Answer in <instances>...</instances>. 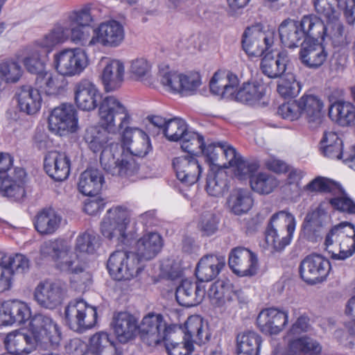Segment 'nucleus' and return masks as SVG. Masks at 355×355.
Listing matches in <instances>:
<instances>
[{"label": "nucleus", "mask_w": 355, "mask_h": 355, "mask_svg": "<svg viewBox=\"0 0 355 355\" xmlns=\"http://www.w3.org/2000/svg\"><path fill=\"white\" fill-rule=\"evenodd\" d=\"M239 84L238 76L230 71H218L209 82L211 94L221 98L234 99Z\"/></svg>", "instance_id": "393cba45"}, {"label": "nucleus", "mask_w": 355, "mask_h": 355, "mask_svg": "<svg viewBox=\"0 0 355 355\" xmlns=\"http://www.w3.org/2000/svg\"><path fill=\"white\" fill-rule=\"evenodd\" d=\"M30 318L29 307L21 301L8 300L0 304V326L24 324Z\"/></svg>", "instance_id": "b1692460"}, {"label": "nucleus", "mask_w": 355, "mask_h": 355, "mask_svg": "<svg viewBox=\"0 0 355 355\" xmlns=\"http://www.w3.org/2000/svg\"><path fill=\"white\" fill-rule=\"evenodd\" d=\"M295 225V218L291 213L280 211L274 214L265 232L267 244L275 251L282 250L290 243Z\"/></svg>", "instance_id": "0eeeda50"}, {"label": "nucleus", "mask_w": 355, "mask_h": 355, "mask_svg": "<svg viewBox=\"0 0 355 355\" xmlns=\"http://www.w3.org/2000/svg\"><path fill=\"white\" fill-rule=\"evenodd\" d=\"M319 38L309 37L304 40L299 53L302 63L310 69H318L327 60L328 51Z\"/></svg>", "instance_id": "4be33fe9"}, {"label": "nucleus", "mask_w": 355, "mask_h": 355, "mask_svg": "<svg viewBox=\"0 0 355 355\" xmlns=\"http://www.w3.org/2000/svg\"><path fill=\"white\" fill-rule=\"evenodd\" d=\"M321 351L319 343L306 336L291 340L288 346L289 355H320Z\"/></svg>", "instance_id": "603ef678"}, {"label": "nucleus", "mask_w": 355, "mask_h": 355, "mask_svg": "<svg viewBox=\"0 0 355 355\" xmlns=\"http://www.w3.org/2000/svg\"><path fill=\"white\" fill-rule=\"evenodd\" d=\"M65 40L66 35L62 25L57 24L43 37L36 41L35 46L40 49L46 57L57 45L63 43Z\"/></svg>", "instance_id": "3c124183"}, {"label": "nucleus", "mask_w": 355, "mask_h": 355, "mask_svg": "<svg viewBox=\"0 0 355 355\" xmlns=\"http://www.w3.org/2000/svg\"><path fill=\"white\" fill-rule=\"evenodd\" d=\"M205 295V286L201 283L183 279L175 291V298L181 306L191 307L199 304Z\"/></svg>", "instance_id": "bb28decb"}, {"label": "nucleus", "mask_w": 355, "mask_h": 355, "mask_svg": "<svg viewBox=\"0 0 355 355\" xmlns=\"http://www.w3.org/2000/svg\"><path fill=\"white\" fill-rule=\"evenodd\" d=\"M15 98L19 110L27 115H33L41 108L42 98L39 89L31 85L18 87L15 92Z\"/></svg>", "instance_id": "cd10ccee"}, {"label": "nucleus", "mask_w": 355, "mask_h": 355, "mask_svg": "<svg viewBox=\"0 0 355 355\" xmlns=\"http://www.w3.org/2000/svg\"><path fill=\"white\" fill-rule=\"evenodd\" d=\"M287 322V313L275 308H269L261 311L257 318V323L260 330L269 334L279 333Z\"/></svg>", "instance_id": "c85d7f7f"}, {"label": "nucleus", "mask_w": 355, "mask_h": 355, "mask_svg": "<svg viewBox=\"0 0 355 355\" xmlns=\"http://www.w3.org/2000/svg\"><path fill=\"white\" fill-rule=\"evenodd\" d=\"M3 267L10 272V284H12V276L14 272L24 273L28 270L30 260L22 254H16L10 256L8 261H3Z\"/></svg>", "instance_id": "e2e57ef3"}, {"label": "nucleus", "mask_w": 355, "mask_h": 355, "mask_svg": "<svg viewBox=\"0 0 355 355\" xmlns=\"http://www.w3.org/2000/svg\"><path fill=\"white\" fill-rule=\"evenodd\" d=\"M298 101L302 115H304L309 123L320 121L324 104L318 96L304 94Z\"/></svg>", "instance_id": "8fccbe9b"}, {"label": "nucleus", "mask_w": 355, "mask_h": 355, "mask_svg": "<svg viewBox=\"0 0 355 355\" xmlns=\"http://www.w3.org/2000/svg\"><path fill=\"white\" fill-rule=\"evenodd\" d=\"M76 110L71 104L64 103L53 110L49 117V128L60 136L74 132L78 128Z\"/></svg>", "instance_id": "2eb2a0df"}, {"label": "nucleus", "mask_w": 355, "mask_h": 355, "mask_svg": "<svg viewBox=\"0 0 355 355\" xmlns=\"http://www.w3.org/2000/svg\"><path fill=\"white\" fill-rule=\"evenodd\" d=\"M266 86L261 80L243 83L235 92L234 99L238 102L252 105L259 102L266 95Z\"/></svg>", "instance_id": "473e14b6"}, {"label": "nucleus", "mask_w": 355, "mask_h": 355, "mask_svg": "<svg viewBox=\"0 0 355 355\" xmlns=\"http://www.w3.org/2000/svg\"><path fill=\"white\" fill-rule=\"evenodd\" d=\"M288 62V57L286 51L279 52L276 55L268 52L261 59L260 68L268 78H277L285 72Z\"/></svg>", "instance_id": "c9c22d12"}, {"label": "nucleus", "mask_w": 355, "mask_h": 355, "mask_svg": "<svg viewBox=\"0 0 355 355\" xmlns=\"http://www.w3.org/2000/svg\"><path fill=\"white\" fill-rule=\"evenodd\" d=\"M327 217L326 203L322 202L314 210L306 214L304 219V227L314 232L317 231V228L323 225Z\"/></svg>", "instance_id": "13d9d810"}, {"label": "nucleus", "mask_w": 355, "mask_h": 355, "mask_svg": "<svg viewBox=\"0 0 355 355\" xmlns=\"http://www.w3.org/2000/svg\"><path fill=\"white\" fill-rule=\"evenodd\" d=\"M315 12L326 20H333L337 16L336 7L340 4V0H311Z\"/></svg>", "instance_id": "052dcab7"}, {"label": "nucleus", "mask_w": 355, "mask_h": 355, "mask_svg": "<svg viewBox=\"0 0 355 355\" xmlns=\"http://www.w3.org/2000/svg\"><path fill=\"white\" fill-rule=\"evenodd\" d=\"M125 39L123 26L116 20L102 22L94 29L93 35L88 41V46L101 44L105 47L119 46Z\"/></svg>", "instance_id": "4468645a"}, {"label": "nucleus", "mask_w": 355, "mask_h": 355, "mask_svg": "<svg viewBox=\"0 0 355 355\" xmlns=\"http://www.w3.org/2000/svg\"><path fill=\"white\" fill-rule=\"evenodd\" d=\"M219 223L220 218L214 212L207 211L200 215L198 228L203 236H209L216 233Z\"/></svg>", "instance_id": "bf43d9fd"}, {"label": "nucleus", "mask_w": 355, "mask_h": 355, "mask_svg": "<svg viewBox=\"0 0 355 355\" xmlns=\"http://www.w3.org/2000/svg\"><path fill=\"white\" fill-rule=\"evenodd\" d=\"M100 164L107 174L122 178L136 174L139 168L132 157L122 153L121 146L116 142H110L103 149Z\"/></svg>", "instance_id": "423d86ee"}, {"label": "nucleus", "mask_w": 355, "mask_h": 355, "mask_svg": "<svg viewBox=\"0 0 355 355\" xmlns=\"http://www.w3.org/2000/svg\"><path fill=\"white\" fill-rule=\"evenodd\" d=\"M4 345L10 354L9 355H18L21 352H25L26 354H30L35 348L37 343L31 334L14 331L6 336Z\"/></svg>", "instance_id": "e433bc0d"}, {"label": "nucleus", "mask_w": 355, "mask_h": 355, "mask_svg": "<svg viewBox=\"0 0 355 355\" xmlns=\"http://www.w3.org/2000/svg\"><path fill=\"white\" fill-rule=\"evenodd\" d=\"M22 73L20 65L16 62H5L0 64V92L6 83H15Z\"/></svg>", "instance_id": "4d7b16f0"}, {"label": "nucleus", "mask_w": 355, "mask_h": 355, "mask_svg": "<svg viewBox=\"0 0 355 355\" xmlns=\"http://www.w3.org/2000/svg\"><path fill=\"white\" fill-rule=\"evenodd\" d=\"M101 127L87 128L84 139L94 152L102 151L110 142H114L110 133L123 130L130 124L131 117L124 105L115 96H109L98 105Z\"/></svg>", "instance_id": "f257e3e1"}, {"label": "nucleus", "mask_w": 355, "mask_h": 355, "mask_svg": "<svg viewBox=\"0 0 355 355\" xmlns=\"http://www.w3.org/2000/svg\"><path fill=\"white\" fill-rule=\"evenodd\" d=\"M326 21L327 24L324 23V33L321 36H315V37L320 38L322 42H324L325 37H328L334 47H345L349 43V40L345 31V27L339 21L338 15L333 20Z\"/></svg>", "instance_id": "c03bdc74"}, {"label": "nucleus", "mask_w": 355, "mask_h": 355, "mask_svg": "<svg viewBox=\"0 0 355 355\" xmlns=\"http://www.w3.org/2000/svg\"><path fill=\"white\" fill-rule=\"evenodd\" d=\"M304 191L331 193L328 201L333 209L348 214H355V202L340 184L327 178L318 176L304 187Z\"/></svg>", "instance_id": "6e6552de"}, {"label": "nucleus", "mask_w": 355, "mask_h": 355, "mask_svg": "<svg viewBox=\"0 0 355 355\" xmlns=\"http://www.w3.org/2000/svg\"><path fill=\"white\" fill-rule=\"evenodd\" d=\"M162 246L161 236L155 232L144 234L137 242V252L135 254L139 258V265L144 261L153 259L160 251Z\"/></svg>", "instance_id": "72a5a7b5"}, {"label": "nucleus", "mask_w": 355, "mask_h": 355, "mask_svg": "<svg viewBox=\"0 0 355 355\" xmlns=\"http://www.w3.org/2000/svg\"><path fill=\"white\" fill-rule=\"evenodd\" d=\"M173 327L168 324L161 313L149 312L144 315L139 325V333L142 341L148 346H156L166 340Z\"/></svg>", "instance_id": "9d476101"}, {"label": "nucleus", "mask_w": 355, "mask_h": 355, "mask_svg": "<svg viewBox=\"0 0 355 355\" xmlns=\"http://www.w3.org/2000/svg\"><path fill=\"white\" fill-rule=\"evenodd\" d=\"M228 264L233 272L240 276H252L258 268L257 255L244 247L233 248L229 254Z\"/></svg>", "instance_id": "6ab92c4d"}, {"label": "nucleus", "mask_w": 355, "mask_h": 355, "mask_svg": "<svg viewBox=\"0 0 355 355\" xmlns=\"http://www.w3.org/2000/svg\"><path fill=\"white\" fill-rule=\"evenodd\" d=\"M66 294L67 288L64 283L46 281L37 286L34 298L40 306L54 309L62 304Z\"/></svg>", "instance_id": "f3484780"}, {"label": "nucleus", "mask_w": 355, "mask_h": 355, "mask_svg": "<svg viewBox=\"0 0 355 355\" xmlns=\"http://www.w3.org/2000/svg\"><path fill=\"white\" fill-rule=\"evenodd\" d=\"M64 319L71 329H90L97 321V311L83 300L71 301L65 307Z\"/></svg>", "instance_id": "f8f14e48"}, {"label": "nucleus", "mask_w": 355, "mask_h": 355, "mask_svg": "<svg viewBox=\"0 0 355 355\" xmlns=\"http://www.w3.org/2000/svg\"><path fill=\"white\" fill-rule=\"evenodd\" d=\"M112 326L118 340L126 343L135 338L139 330L137 320L128 312H120L115 315Z\"/></svg>", "instance_id": "7c9ffc66"}, {"label": "nucleus", "mask_w": 355, "mask_h": 355, "mask_svg": "<svg viewBox=\"0 0 355 355\" xmlns=\"http://www.w3.org/2000/svg\"><path fill=\"white\" fill-rule=\"evenodd\" d=\"M105 98L102 97L96 86L88 80H83L76 85V104L83 111L94 110L98 106L97 102L101 100L100 104Z\"/></svg>", "instance_id": "a878e982"}, {"label": "nucleus", "mask_w": 355, "mask_h": 355, "mask_svg": "<svg viewBox=\"0 0 355 355\" xmlns=\"http://www.w3.org/2000/svg\"><path fill=\"white\" fill-rule=\"evenodd\" d=\"M185 340L190 343H195L200 345L209 340L207 325L202 318L199 315H191L184 323Z\"/></svg>", "instance_id": "37998d69"}, {"label": "nucleus", "mask_w": 355, "mask_h": 355, "mask_svg": "<svg viewBox=\"0 0 355 355\" xmlns=\"http://www.w3.org/2000/svg\"><path fill=\"white\" fill-rule=\"evenodd\" d=\"M67 84L63 78L49 71L38 73L35 79L36 86L47 95L56 96L62 93Z\"/></svg>", "instance_id": "49530a36"}, {"label": "nucleus", "mask_w": 355, "mask_h": 355, "mask_svg": "<svg viewBox=\"0 0 355 355\" xmlns=\"http://www.w3.org/2000/svg\"><path fill=\"white\" fill-rule=\"evenodd\" d=\"M181 73L177 71H159L161 84L171 92L180 94Z\"/></svg>", "instance_id": "774afa93"}, {"label": "nucleus", "mask_w": 355, "mask_h": 355, "mask_svg": "<svg viewBox=\"0 0 355 355\" xmlns=\"http://www.w3.org/2000/svg\"><path fill=\"white\" fill-rule=\"evenodd\" d=\"M88 351L94 355H123L113 336L105 331L97 332L89 338Z\"/></svg>", "instance_id": "f704fd0d"}, {"label": "nucleus", "mask_w": 355, "mask_h": 355, "mask_svg": "<svg viewBox=\"0 0 355 355\" xmlns=\"http://www.w3.org/2000/svg\"><path fill=\"white\" fill-rule=\"evenodd\" d=\"M320 150L324 157L333 159L343 160L345 154L342 139L333 131L324 132L320 141Z\"/></svg>", "instance_id": "79ce46f5"}, {"label": "nucleus", "mask_w": 355, "mask_h": 355, "mask_svg": "<svg viewBox=\"0 0 355 355\" xmlns=\"http://www.w3.org/2000/svg\"><path fill=\"white\" fill-rule=\"evenodd\" d=\"M324 31V21L314 14L304 15L300 20L287 18L278 28L281 42L290 49L298 46L302 40L322 35Z\"/></svg>", "instance_id": "f03ea898"}, {"label": "nucleus", "mask_w": 355, "mask_h": 355, "mask_svg": "<svg viewBox=\"0 0 355 355\" xmlns=\"http://www.w3.org/2000/svg\"><path fill=\"white\" fill-rule=\"evenodd\" d=\"M238 355H259L262 338L254 331H245L236 336Z\"/></svg>", "instance_id": "09e8293b"}, {"label": "nucleus", "mask_w": 355, "mask_h": 355, "mask_svg": "<svg viewBox=\"0 0 355 355\" xmlns=\"http://www.w3.org/2000/svg\"><path fill=\"white\" fill-rule=\"evenodd\" d=\"M134 252L116 250L107 261V268L110 276L116 281L130 280L136 277L144 269Z\"/></svg>", "instance_id": "1a4fd4ad"}, {"label": "nucleus", "mask_w": 355, "mask_h": 355, "mask_svg": "<svg viewBox=\"0 0 355 355\" xmlns=\"http://www.w3.org/2000/svg\"><path fill=\"white\" fill-rule=\"evenodd\" d=\"M173 166L178 179L186 185L196 183L202 172L198 161L193 157H175Z\"/></svg>", "instance_id": "c756f323"}, {"label": "nucleus", "mask_w": 355, "mask_h": 355, "mask_svg": "<svg viewBox=\"0 0 355 355\" xmlns=\"http://www.w3.org/2000/svg\"><path fill=\"white\" fill-rule=\"evenodd\" d=\"M325 250L335 260H345L355 252V227L349 222L334 226L327 234Z\"/></svg>", "instance_id": "39448f33"}, {"label": "nucleus", "mask_w": 355, "mask_h": 355, "mask_svg": "<svg viewBox=\"0 0 355 355\" xmlns=\"http://www.w3.org/2000/svg\"><path fill=\"white\" fill-rule=\"evenodd\" d=\"M98 246V236L93 232L87 231L77 237L75 252L92 254Z\"/></svg>", "instance_id": "680f3d73"}, {"label": "nucleus", "mask_w": 355, "mask_h": 355, "mask_svg": "<svg viewBox=\"0 0 355 355\" xmlns=\"http://www.w3.org/2000/svg\"><path fill=\"white\" fill-rule=\"evenodd\" d=\"M87 66V55L80 49H67L53 55L52 67L63 76L79 75Z\"/></svg>", "instance_id": "9b49d317"}, {"label": "nucleus", "mask_w": 355, "mask_h": 355, "mask_svg": "<svg viewBox=\"0 0 355 355\" xmlns=\"http://www.w3.org/2000/svg\"><path fill=\"white\" fill-rule=\"evenodd\" d=\"M31 335L37 343H49L57 347L61 340V332L53 319L42 313L34 315L30 322Z\"/></svg>", "instance_id": "ddd939ff"}, {"label": "nucleus", "mask_w": 355, "mask_h": 355, "mask_svg": "<svg viewBox=\"0 0 355 355\" xmlns=\"http://www.w3.org/2000/svg\"><path fill=\"white\" fill-rule=\"evenodd\" d=\"M202 153L206 157L207 162L216 166L220 165L218 162L219 155H223L227 161L223 164V166L232 168L234 176L239 180H245L259 167L255 161L243 159L241 154L226 142L211 143L205 146Z\"/></svg>", "instance_id": "7ed1b4c3"}, {"label": "nucleus", "mask_w": 355, "mask_h": 355, "mask_svg": "<svg viewBox=\"0 0 355 355\" xmlns=\"http://www.w3.org/2000/svg\"><path fill=\"white\" fill-rule=\"evenodd\" d=\"M257 171V169L248 177V178H250V182L252 189L261 194H268L271 193L277 185L276 179L266 173H259L252 177V175ZM246 179H248V178Z\"/></svg>", "instance_id": "6e6d98bb"}, {"label": "nucleus", "mask_w": 355, "mask_h": 355, "mask_svg": "<svg viewBox=\"0 0 355 355\" xmlns=\"http://www.w3.org/2000/svg\"><path fill=\"white\" fill-rule=\"evenodd\" d=\"M273 43V32H261L248 28L243 34V49L250 56L261 55Z\"/></svg>", "instance_id": "412c9836"}, {"label": "nucleus", "mask_w": 355, "mask_h": 355, "mask_svg": "<svg viewBox=\"0 0 355 355\" xmlns=\"http://www.w3.org/2000/svg\"><path fill=\"white\" fill-rule=\"evenodd\" d=\"M227 203L234 214L241 216L246 214L253 205L252 193L246 189H235L232 191Z\"/></svg>", "instance_id": "de8ad7c7"}, {"label": "nucleus", "mask_w": 355, "mask_h": 355, "mask_svg": "<svg viewBox=\"0 0 355 355\" xmlns=\"http://www.w3.org/2000/svg\"><path fill=\"white\" fill-rule=\"evenodd\" d=\"M103 182L102 173L97 168H90L80 174L78 187L83 194L92 196L101 190Z\"/></svg>", "instance_id": "ea45409f"}, {"label": "nucleus", "mask_w": 355, "mask_h": 355, "mask_svg": "<svg viewBox=\"0 0 355 355\" xmlns=\"http://www.w3.org/2000/svg\"><path fill=\"white\" fill-rule=\"evenodd\" d=\"M190 131L184 120L175 117L168 119V123L165 126L163 134L168 141L182 142Z\"/></svg>", "instance_id": "5fc2aeb1"}, {"label": "nucleus", "mask_w": 355, "mask_h": 355, "mask_svg": "<svg viewBox=\"0 0 355 355\" xmlns=\"http://www.w3.org/2000/svg\"><path fill=\"white\" fill-rule=\"evenodd\" d=\"M70 166V158L64 152L50 151L44 157V170L55 181L65 180L69 175Z\"/></svg>", "instance_id": "5701e85b"}, {"label": "nucleus", "mask_w": 355, "mask_h": 355, "mask_svg": "<svg viewBox=\"0 0 355 355\" xmlns=\"http://www.w3.org/2000/svg\"><path fill=\"white\" fill-rule=\"evenodd\" d=\"M206 190L210 196H223L228 190L227 173L223 171L209 173L207 177Z\"/></svg>", "instance_id": "864d4df0"}, {"label": "nucleus", "mask_w": 355, "mask_h": 355, "mask_svg": "<svg viewBox=\"0 0 355 355\" xmlns=\"http://www.w3.org/2000/svg\"><path fill=\"white\" fill-rule=\"evenodd\" d=\"M331 119L341 126H349L355 121V106L347 101H337L329 110Z\"/></svg>", "instance_id": "a18cd8bd"}, {"label": "nucleus", "mask_w": 355, "mask_h": 355, "mask_svg": "<svg viewBox=\"0 0 355 355\" xmlns=\"http://www.w3.org/2000/svg\"><path fill=\"white\" fill-rule=\"evenodd\" d=\"M62 28L64 29V33L66 35V40L69 37V35L71 37V40L75 44H78L81 45L87 44L89 33L85 31V27L80 25L71 24L69 23L63 22Z\"/></svg>", "instance_id": "0e129e2a"}, {"label": "nucleus", "mask_w": 355, "mask_h": 355, "mask_svg": "<svg viewBox=\"0 0 355 355\" xmlns=\"http://www.w3.org/2000/svg\"><path fill=\"white\" fill-rule=\"evenodd\" d=\"M204 137L197 132L190 131L181 144L182 149L190 154L202 153L205 147Z\"/></svg>", "instance_id": "338daca9"}, {"label": "nucleus", "mask_w": 355, "mask_h": 355, "mask_svg": "<svg viewBox=\"0 0 355 355\" xmlns=\"http://www.w3.org/2000/svg\"><path fill=\"white\" fill-rule=\"evenodd\" d=\"M180 94L191 96L196 93L201 85V78L198 73H181Z\"/></svg>", "instance_id": "69168bd1"}, {"label": "nucleus", "mask_w": 355, "mask_h": 355, "mask_svg": "<svg viewBox=\"0 0 355 355\" xmlns=\"http://www.w3.org/2000/svg\"><path fill=\"white\" fill-rule=\"evenodd\" d=\"M123 64L116 60H106V65L102 73V81L106 92L119 89L123 80Z\"/></svg>", "instance_id": "58836bf2"}, {"label": "nucleus", "mask_w": 355, "mask_h": 355, "mask_svg": "<svg viewBox=\"0 0 355 355\" xmlns=\"http://www.w3.org/2000/svg\"><path fill=\"white\" fill-rule=\"evenodd\" d=\"M129 124L123 127L121 142L132 156L144 157L152 149L148 135L137 128H130Z\"/></svg>", "instance_id": "aec40b11"}, {"label": "nucleus", "mask_w": 355, "mask_h": 355, "mask_svg": "<svg viewBox=\"0 0 355 355\" xmlns=\"http://www.w3.org/2000/svg\"><path fill=\"white\" fill-rule=\"evenodd\" d=\"M15 178L0 176V191L3 196L14 200H20L26 194L24 184L25 172L22 169L15 171Z\"/></svg>", "instance_id": "4c0bfd02"}, {"label": "nucleus", "mask_w": 355, "mask_h": 355, "mask_svg": "<svg viewBox=\"0 0 355 355\" xmlns=\"http://www.w3.org/2000/svg\"><path fill=\"white\" fill-rule=\"evenodd\" d=\"M40 255L42 259L53 261L55 267L62 272L77 274L84 268L80 256L72 251L67 241L62 239L44 241L40 247Z\"/></svg>", "instance_id": "20e7f679"}, {"label": "nucleus", "mask_w": 355, "mask_h": 355, "mask_svg": "<svg viewBox=\"0 0 355 355\" xmlns=\"http://www.w3.org/2000/svg\"><path fill=\"white\" fill-rule=\"evenodd\" d=\"M225 265L223 256L207 254L203 256L198 261L195 274L201 282H209L215 279Z\"/></svg>", "instance_id": "2f4dec72"}, {"label": "nucleus", "mask_w": 355, "mask_h": 355, "mask_svg": "<svg viewBox=\"0 0 355 355\" xmlns=\"http://www.w3.org/2000/svg\"><path fill=\"white\" fill-rule=\"evenodd\" d=\"M62 218L53 209H44L35 217L34 227L41 235H51L59 228Z\"/></svg>", "instance_id": "a19ab883"}, {"label": "nucleus", "mask_w": 355, "mask_h": 355, "mask_svg": "<svg viewBox=\"0 0 355 355\" xmlns=\"http://www.w3.org/2000/svg\"><path fill=\"white\" fill-rule=\"evenodd\" d=\"M331 269L330 263L318 254L306 257L300 266L301 278L309 284L321 283Z\"/></svg>", "instance_id": "a211bd4d"}, {"label": "nucleus", "mask_w": 355, "mask_h": 355, "mask_svg": "<svg viewBox=\"0 0 355 355\" xmlns=\"http://www.w3.org/2000/svg\"><path fill=\"white\" fill-rule=\"evenodd\" d=\"M128 211L126 207L117 206L108 209L101 223V232L108 239L116 238L123 243L125 239Z\"/></svg>", "instance_id": "dca6fc26"}]
</instances>
